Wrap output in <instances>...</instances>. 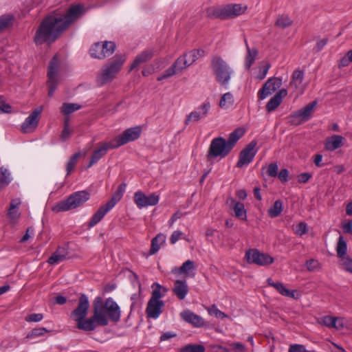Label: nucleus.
<instances>
[{"mask_svg":"<svg viewBox=\"0 0 352 352\" xmlns=\"http://www.w3.org/2000/svg\"><path fill=\"white\" fill-rule=\"evenodd\" d=\"M89 307L88 298L86 295L81 294L77 307L71 313V317L80 330L92 331L98 326H107L109 323L108 318L116 322L120 320V307L111 298L103 302L101 297H96L93 302V316L87 318Z\"/></svg>","mask_w":352,"mask_h":352,"instance_id":"f257e3e1","label":"nucleus"},{"mask_svg":"<svg viewBox=\"0 0 352 352\" xmlns=\"http://www.w3.org/2000/svg\"><path fill=\"white\" fill-rule=\"evenodd\" d=\"M85 12L81 4L72 6L65 14L52 13L47 15L40 23L33 41L36 45H50L67 30L70 25Z\"/></svg>","mask_w":352,"mask_h":352,"instance_id":"f03ea898","label":"nucleus"},{"mask_svg":"<svg viewBox=\"0 0 352 352\" xmlns=\"http://www.w3.org/2000/svg\"><path fill=\"white\" fill-rule=\"evenodd\" d=\"M243 128H236L229 135L228 139L218 137L214 138L209 146L207 154V159L210 161L212 159L220 157H226L232 150L239 140L245 134Z\"/></svg>","mask_w":352,"mask_h":352,"instance_id":"7ed1b4c3","label":"nucleus"},{"mask_svg":"<svg viewBox=\"0 0 352 352\" xmlns=\"http://www.w3.org/2000/svg\"><path fill=\"white\" fill-rule=\"evenodd\" d=\"M210 66L217 82L223 87H227L233 74L232 69L218 55L212 58Z\"/></svg>","mask_w":352,"mask_h":352,"instance_id":"20e7f679","label":"nucleus"},{"mask_svg":"<svg viewBox=\"0 0 352 352\" xmlns=\"http://www.w3.org/2000/svg\"><path fill=\"white\" fill-rule=\"evenodd\" d=\"M125 60L126 56L124 55H116L113 60L105 65L101 69L100 73L97 77L98 84L100 86H103L112 81L121 69Z\"/></svg>","mask_w":352,"mask_h":352,"instance_id":"39448f33","label":"nucleus"},{"mask_svg":"<svg viewBox=\"0 0 352 352\" xmlns=\"http://www.w3.org/2000/svg\"><path fill=\"white\" fill-rule=\"evenodd\" d=\"M89 199V193L87 191H78L72 194L67 199L58 202L53 207L52 210L56 212L68 211L75 209Z\"/></svg>","mask_w":352,"mask_h":352,"instance_id":"423d86ee","label":"nucleus"},{"mask_svg":"<svg viewBox=\"0 0 352 352\" xmlns=\"http://www.w3.org/2000/svg\"><path fill=\"white\" fill-rule=\"evenodd\" d=\"M245 258L248 263L257 265H269L274 262V258L268 254L261 252L256 249L246 252Z\"/></svg>","mask_w":352,"mask_h":352,"instance_id":"0eeeda50","label":"nucleus"},{"mask_svg":"<svg viewBox=\"0 0 352 352\" xmlns=\"http://www.w3.org/2000/svg\"><path fill=\"white\" fill-rule=\"evenodd\" d=\"M142 129L140 126L129 128L124 131L121 134L112 140L116 148H118L129 142L137 140L141 135Z\"/></svg>","mask_w":352,"mask_h":352,"instance_id":"6e6552de","label":"nucleus"},{"mask_svg":"<svg viewBox=\"0 0 352 352\" xmlns=\"http://www.w3.org/2000/svg\"><path fill=\"white\" fill-rule=\"evenodd\" d=\"M316 104L317 102L313 101L305 107L294 112L290 117V122L292 124L298 125L308 120L311 118Z\"/></svg>","mask_w":352,"mask_h":352,"instance_id":"1a4fd4ad","label":"nucleus"},{"mask_svg":"<svg viewBox=\"0 0 352 352\" xmlns=\"http://www.w3.org/2000/svg\"><path fill=\"white\" fill-rule=\"evenodd\" d=\"M59 67L58 60L56 56L53 57V58L50 60L48 68V80L47 84L49 87L48 96L50 97L52 96L54 92L55 91L57 85H58V77L57 73Z\"/></svg>","mask_w":352,"mask_h":352,"instance_id":"9d476101","label":"nucleus"},{"mask_svg":"<svg viewBox=\"0 0 352 352\" xmlns=\"http://www.w3.org/2000/svg\"><path fill=\"white\" fill-rule=\"evenodd\" d=\"M43 111V107L40 106L35 109L21 124V129L23 133L33 132L37 127L39 121V116Z\"/></svg>","mask_w":352,"mask_h":352,"instance_id":"9b49d317","label":"nucleus"},{"mask_svg":"<svg viewBox=\"0 0 352 352\" xmlns=\"http://www.w3.org/2000/svg\"><path fill=\"white\" fill-rule=\"evenodd\" d=\"M256 144L257 142L252 140L241 151L239 159L236 164L238 168H242L243 166L249 164L253 160L256 153L255 150Z\"/></svg>","mask_w":352,"mask_h":352,"instance_id":"f8f14e48","label":"nucleus"},{"mask_svg":"<svg viewBox=\"0 0 352 352\" xmlns=\"http://www.w3.org/2000/svg\"><path fill=\"white\" fill-rule=\"evenodd\" d=\"M116 148V146L113 141L101 142L98 143V148L94 150L91 157L88 168H90L96 162H98L102 157H104L109 149Z\"/></svg>","mask_w":352,"mask_h":352,"instance_id":"ddd939ff","label":"nucleus"},{"mask_svg":"<svg viewBox=\"0 0 352 352\" xmlns=\"http://www.w3.org/2000/svg\"><path fill=\"white\" fill-rule=\"evenodd\" d=\"M159 196L155 193L146 196L142 191H138L134 194V201L139 208L155 206L159 202Z\"/></svg>","mask_w":352,"mask_h":352,"instance_id":"4468645a","label":"nucleus"},{"mask_svg":"<svg viewBox=\"0 0 352 352\" xmlns=\"http://www.w3.org/2000/svg\"><path fill=\"white\" fill-rule=\"evenodd\" d=\"M282 85V81L280 78H272L267 80V81L264 84L262 89L258 91V97L260 99L263 100L271 95L273 92H274L277 89H278Z\"/></svg>","mask_w":352,"mask_h":352,"instance_id":"2eb2a0df","label":"nucleus"},{"mask_svg":"<svg viewBox=\"0 0 352 352\" xmlns=\"http://www.w3.org/2000/svg\"><path fill=\"white\" fill-rule=\"evenodd\" d=\"M210 104L209 102H204L201 105L197 110L192 111L186 116L184 121L185 125H188L191 122H196L199 121L201 118L206 117L208 114Z\"/></svg>","mask_w":352,"mask_h":352,"instance_id":"dca6fc26","label":"nucleus"},{"mask_svg":"<svg viewBox=\"0 0 352 352\" xmlns=\"http://www.w3.org/2000/svg\"><path fill=\"white\" fill-rule=\"evenodd\" d=\"M247 9L241 4H228L223 6L224 19H233L243 14Z\"/></svg>","mask_w":352,"mask_h":352,"instance_id":"f3484780","label":"nucleus"},{"mask_svg":"<svg viewBox=\"0 0 352 352\" xmlns=\"http://www.w3.org/2000/svg\"><path fill=\"white\" fill-rule=\"evenodd\" d=\"M180 316L185 322L191 324L195 327H201L204 325V319L199 315L186 309L180 313Z\"/></svg>","mask_w":352,"mask_h":352,"instance_id":"a211bd4d","label":"nucleus"},{"mask_svg":"<svg viewBox=\"0 0 352 352\" xmlns=\"http://www.w3.org/2000/svg\"><path fill=\"white\" fill-rule=\"evenodd\" d=\"M164 306V301H157L150 299L146 309L147 317L157 318L162 312V309Z\"/></svg>","mask_w":352,"mask_h":352,"instance_id":"6ab92c4d","label":"nucleus"},{"mask_svg":"<svg viewBox=\"0 0 352 352\" xmlns=\"http://www.w3.org/2000/svg\"><path fill=\"white\" fill-rule=\"evenodd\" d=\"M113 207L108 202L102 205L98 210L94 213L90 221H89V227H94L99 223L104 215L113 208Z\"/></svg>","mask_w":352,"mask_h":352,"instance_id":"aec40b11","label":"nucleus"},{"mask_svg":"<svg viewBox=\"0 0 352 352\" xmlns=\"http://www.w3.org/2000/svg\"><path fill=\"white\" fill-rule=\"evenodd\" d=\"M227 203L230 205V208H232L236 217L241 220H246V210L243 203L236 201L232 197L228 199Z\"/></svg>","mask_w":352,"mask_h":352,"instance_id":"412c9836","label":"nucleus"},{"mask_svg":"<svg viewBox=\"0 0 352 352\" xmlns=\"http://www.w3.org/2000/svg\"><path fill=\"white\" fill-rule=\"evenodd\" d=\"M287 95V91L285 89H280L275 96L272 98L266 104L267 111H274L282 102V100Z\"/></svg>","mask_w":352,"mask_h":352,"instance_id":"4be33fe9","label":"nucleus"},{"mask_svg":"<svg viewBox=\"0 0 352 352\" xmlns=\"http://www.w3.org/2000/svg\"><path fill=\"white\" fill-rule=\"evenodd\" d=\"M154 56V51L151 49H147L143 51L141 54L138 55L133 63L131 64L129 70L131 71L133 69L138 67L140 64L144 63L151 60Z\"/></svg>","mask_w":352,"mask_h":352,"instance_id":"5701e85b","label":"nucleus"},{"mask_svg":"<svg viewBox=\"0 0 352 352\" xmlns=\"http://www.w3.org/2000/svg\"><path fill=\"white\" fill-rule=\"evenodd\" d=\"M173 292L179 300H184L188 293V286L186 282L181 280H175Z\"/></svg>","mask_w":352,"mask_h":352,"instance_id":"b1692460","label":"nucleus"},{"mask_svg":"<svg viewBox=\"0 0 352 352\" xmlns=\"http://www.w3.org/2000/svg\"><path fill=\"white\" fill-rule=\"evenodd\" d=\"M20 204L21 200L19 198L13 199L10 201L7 216L12 223L16 222L21 216L18 210V207Z\"/></svg>","mask_w":352,"mask_h":352,"instance_id":"393cba45","label":"nucleus"},{"mask_svg":"<svg viewBox=\"0 0 352 352\" xmlns=\"http://www.w3.org/2000/svg\"><path fill=\"white\" fill-rule=\"evenodd\" d=\"M304 78V73L301 70H296L294 72L290 82V87H294L296 90L298 91V94H301L303 92V87L302 82Z\"/></svg>","mask_w":352,"mask_h":352,"instance_id":"a878e982","label":"nucleus"},{"mask_svg":"<svg viewBox=\"0 0 352 352\" xmlns=\"http://www.w3.org/2000/svg\"><path fill=\"white\" fill-rule=\"evenodd\" d=\"M344 138L339 135H333L326 140L325 148L333 151L342 146Z\"/></svg>","mask_w":352,"mask_h":352,"instance_id":"bb28decb","label":"nucleus"},{"mask_svg":"<svg viewBox=\"0 0 352 352\" xmlns=\"http://www.w3.org/2000/svg\"><path fill=\"white\" fill-rule=\"evenodd\" d=\"M245 43L247 49V55L245 56V67L248 69H249L252 65V64L254 63L258 54V52L256 48H250L246 38H245Z\"/></svg>","mask_w":352,"mask_h":352,"instance_id":"cd10ccee","label":"nucleus"},{"mask_svg":"<svg viewBox=\"0 0 352 352\" xmlns=\"http://www.w3.org/2000/svg\"><path fill=\"white\" fill-rule=\"evenodd\" d=\"M195 263L191 260H187L185 261L182 265L179 267H174L171 272L174 274H184L188 275V273L195 270Z\"/></svg>","mask_w":352,"mask_h":352,"instance_id":"c85d7f7f","label":"nucleus"},{"mask_svg":"<svg viewBox=\"0 0 352 352\" xmlns=\"http://www.w3.org/2000/svg\"><path fill=\"white\" fill-rule=\"evenodd\" d=\"M206 16L210 19L224 20L223 6H212L206 10Z\"/></svg>","mask_w":352,"mask_h":352,"instance_id":"c756f323","label":"nucleus"},{"mask_svg":"<svg viewBox=\"0 0 352 352\" xmlns=\"http://www.w3.org/2000/svg\"><path fill=\"white\" fill-rule=\"evenodd\" d=\"M166 241V235L163 234H158L151 241V246L150 249V254H155L160 248V245Z\"/></svg>","mask_w":352,"mask_h":352,"instance_id":"7c9ffc66","label":"nucleus"},{"mask_svg":"<svg viewBox=\"0 0 352 352\" xmlns=\"http://www.w3.org/2000/svg\"><path fill=\"white\" fill-rule=\"evenodd\" d=\"M64 252V248H58L57 250L48 258V263L50 265H54L64 261L66 258V255Z\"/></svg>","mask_w":352,"mask_h":352,"instance_id":"2f4dec72","label":"nucleus"},{"mask_svg":"<svg viewBox=\"0 0 352 352\" xmlns=\"http://www.w3.org/2000/svg\"><path fill=\"white\" fill-rule=\"evenodd\" d=\"M126 184L122 183L118 186L117 190L113 195L111 199L108 201L113 207L122 199L123 194L125 191Z\"/></svg>","mask_w":352,"mask_h":352,"instance_id":"473e14b6","label":"nucleus"},{"mask_svg":"<svg viewBox=\"0 0 352 352\" xmlns=\"http://www.w3.org/2000/svg\"><path fill=\"white\" fill-rule=\"evenodd\" d=\"M293 21L289 17V16L286 14H281L279 15L275 22V25L281 28L285 29L287 28L291 25H292Z\"/></svg>","mask_w":352,"mask_h":352,"instance_id":"72a5a7b5","label":"nucleus"},{"mask_svg":"<svg viewBox=\"0 0 352 352\" xmlns=\"http://www.w3.org/2000/svg\"><path fill=\"white\" fill-rule=\"evenodd\" d=\"M89 52L93 58L98 59L104 58V52H103L101 43L99 42L94 43L90 48Z\"/></svg>","mask_w":352,"mask_h":352,"instance_id":"f704fd0d","label":"nucleus"},{"mask_svg":"<svg viewBox=\"0 0 352 352\" xmlns=\"http://www.w3.org/2000/svg\"><path fill=\"white\" fill-rule=\"evenodd\" d=\"M177 73L181 72L183 69L189 67L190 65L188 63L187 56L185 54L183 56H179L173 64Z\"/></svg>","mask_w":352,"mask_h":352,"instance_id":"c9c22d12","label":"nucleus"},{"mask_svg":"<svg viewBox=\"0 0 352 352\" xmlns=\"http://www.w3.org/2000/svg\"><path fill=\"white\" fill-rule=\"evenodd\" d=\"M81 108V105L76 103H67L63 104L60 111L65 115H69L73 112L79 110Z\"/></svg>","mask_w":352,"mask_h":352,"instance_id":"e433bc0d","label":"nucleus"},{"mask_svg":"<svg viewBox=\"0 0 352 352\" xmlns=\"http://www.w3.org/2000/svg\"><path fill=\"white\" fill-rule=\"evenodd\" d=\"M185 55L187 56L188 63L191 65L196 60L204 55V51L202 50H193L188 54H185Z\"/></svg>","mask_w":352,"mask_h":352,"instance_id":"4c0bfd02","label":"nucleus"},{"mask_svg":"<svg viewBox=\"0 0 352 352\" xmlns=\"http://www.w3.org/2000/svg\"><path fill=\"white\" fill-rule=\"evenodd\" d=\"M10 182V173L3 167L0 168V190Z\"/></svg>","mask_w":352,"mask_h":352,"instance_id":"58836bf2","label":"nucleus"},{"mask_svg":"<svg viewBox=\"0 0 352 352\" xmlns=\"http://www.w3.org/2000/svg\"><path fill=\"white\" fill-rule=\"evenodd\" d=\"M206 348L202 344H189L181 348L179 352H205Z\"/></svg>","mask_w":352,"mask_h":352,"instance_id":"ea45409f","label":"nucleus"},{"mask_svg":"<svg viewBox=\"0 0 352 352\" xmlns=\"http://www.w3.org/2000/svg\"><path fill=\"white\" fill-rule=\"evenodd\" d=\"M283 210V203L280 200H276L273 206L269 210L268 214L271 217H276L279 216Z\"/></svg>","mask_w":352,"mask_h":352,"instance_id":"a19ab883","label":"nucleus"},{"mask_svg":"<svg viewBox=\"0 0 352 352\" xmlns=\"http://www.w3.org/2000/svg\"><path fill=\"white\" fill-rule=\"evenodd\" d=\"M14 17L11 14H3L0 16V32L12 25Z\"/></svg>","mask_w":352,"mask_h":352,"instance_id":"79ce46f5","label":"nucleus"},{"mask_svg":"<svg viewBox=\"0 0 352 352\" xmlns=\"http://www.w3.org/2000/svg\"><path fill=\"white\" fill-rule=\"evenodd\" d=\"M346 243L344 240V238L342 236H340L338 239V244H337V254L338 256L341 258H345L344 255L346 253Z\"/></svg>","mask_w":352,"mask_h":352,"instance_id":"37998d69","label":"nucleus"},{"mask_svg":"<svg viewBox=\"0 0 352 352\" xmlns=\"http://www.w3.org/2000/svg\"><path fill=\"white\" fill-rule=\"evenodd\" d=\"M153 292L151 300H157V301H162L160 300L161 298L164 297V293L162 292L160 288H162V285L157 283H154L152 285Z\"/></svg>","mask_w":352,"mask_h":352,"instance_id":"c03bdc74","label":"nucleus"},{"mask_svg":"<svg viewBox=\"0 0 352 352\" xmlns=\"http://www.w3.org/2000/svg\"><path fill=\"white\" fill-rule=\"evenodd\" d=\"M101 46L104 52V58L113 54L116 47V43L111 41H104Z\"/></svg>","mask_w":352,"mask_h":352,"instance_id":"a18cd8bd","label":"nucleus"},{"mask_svg":"<svg viewBox=\"0 0 352 352\" xmlns=\"http://www.w3.org/2000/svg\"><path fill=\"white\" fill-rule=\"evenodd\" d=\"M80 155V153H76L69 158L66 166L67 175H69L74 170Z\"/></svg>","mask_w":352,"mask_h":352,"instance_id":"49530a36","label":"nucleus"},{"mask_svg":"<svg viewBox=\"0 0 352 352\" xmlns=\"http://www.w3.org/2000/svg\"><path fill=\"white\" fill-rule=\"evenodd\" d=\"M233 103V96L230 92L226 93L221 97L219 106L221 108L227 107L228 104H232Z\"/></svg>","mask_w":352,"mask_h":352,"instance_id":"de8ad7c7","label":"nucleus"},{"mask_svg":"<svg viewBox=\"0 0 352 352\" xmlns=\"http://www.w3.org/2000/svg\"><path fill=\"white\" fill-rule=\"evenodd\" d=\"M178 74L174 66L172 65L170 67L166 69L162 75L157 77V80L161 81L164 79L168 78L173 76V75Z\"/></svg>","mask_w":352,"mask_h":352,"instance_id":"09e8293b","label":"nucleus"},{"mask_svg":"<svg viewBox=\"0 0 352 352\" xmlns=\"http://www.w3.org/2000/svg\"><path fill=\"white\" fill-rule=\"evenodd\" d=\"M208 311L210 315L214 316L215 317L223 319L228 317V316L225 313L218 309V308L214 305L209 307Z\"/></svg>","mask_w":352,"mask_h":352,"instance_id":"8fccbe9b","label":"nucleus"},{"mask_svg":"<svg viewBox=\"0 0 352 352\" xmlns=\"http://www.w3.org/2000/svg\"><path fill=\"white\" fill-rule=\"evenodd\" d=\"M306 267L308 271L313 272L320 268V263L317 260L309 259L306 261Z\"/></svg>","mask_w":352,"mask_h":352,"instance_id":"3c124183","label":"nucleus"},{"mask_svg":"<svg viewBox=\"0 0 352 352\" xmlns=\"http://www.w3.org/2000/svg\"><path fill=\"white\" fill-rule=\"evenodd\" d=\"M341 265L346 271L352 273V258L349 256L342 258L341 259Z\"/></svg>","mask_w":352,"mask_h":352,"instance_id":"603ef678","label":"nucleus"},{"mask_svg":"<svg viewBox=\"0 0 352 352\" xmlns=\"http://www.w3.org/2000/svg\"><path fill=\"white\" fill-rule=\"evenodd\" d=\"M278 167L276 163H271L267 167V173L270 177H274L278 175Z\"/></svg>","mask_w":352,"mask_h":352,"instance_id":"864d4df0","label":"nucleus"},{"mask_svg":"<svg viewBox=\"0 0 352 352\" xmlns=\"http://www.w3.org/2000/svg\"><path fill=\"white\" fill-rule=\"evenodd\" d=\"M48 331L44 328H35L31 331V332L28 335V338H34V337H38L43 336L45 333L47 332Z\"/></svg>","mask_w":352,"mask_h":352,"instance_id":"5fc2aeb1","label":"nucleus"},{"mask_svg":"<svg viewBox=\"0 0 352 352\" xmlns=\"http://www.w3.org/2000/svg\"><path fill=\"white\" fill-rule=\"evenodd\" d=\"M335 320L336 317L326 316L322 318V323L329 328H333V326H335Z\"/></svg>","mask_w":352,"mask_h":352,"instance_id":"6e6d98bb","label":"nucleus"},{"mask_svg":"<svg viewBox=\"0 0 352 352\" xmlns=\"http://www.w3.org/2000/svg\"><path fill=\"white\" fill-rule=\"evenodd\" d=\"M43 318V316L42 314H31L28 315L25 320L26 322H39L42 320Z\"/></svg>","mask_w":352,"mask_h":352,"instance_id":"4d7b16f0","label":"nucleus"},{"mask_svg":"<svg viewBox=\"0 0 352 352\" xmlns=\"http://www.w3.org/2000/svg\"><path fill=\"white\" fill-rule=\"evenodd\" d=\"M307 231V226L304 222L299 223L295 229V233L298 235L302 236L305 234Z\"/></svg>","mask_w":352,"mask_h":352,"instance_id":"13d9d810","label":"nucleus"},{"mask_svg":"<svg viewBox=\"0 0 352 352\" xmlns=\"http://www.w3.org/2000/svg\"><path fill=\"white\" fill-rule=\"evenodd\" d=\"M288 352H311L307 351L304 345L294 344L289 346Z\"/></svg>","mask_w":352,"mask_h":352,"instance_id":"bf43d9fd","label":"nucleus"},{"mask_svg":"<svg viewBox=\"0 0 352 352\" xmlns=\"http://www.w3.org/2000/svg\"><path fill=\"white\" fill-rule=\"evenodd\" d=\"M183 232L179 230H176L173 232L170 237V242L171 244H175L179 239L182 238Z\"/></svg>","mask_w":352,"mask_h":352,"instance_id":"052dcab7","label":"nucleus"},{"mask_svg":"<svg viewBox=\"0 0 352 352\" xmlns=\"http://www.w3.org/2000/svg\"><path fill=\"white\" fill-rule=\"evenodd\" d=\"M0 111L4 113H10L11 111V106L7 104L2 98H0Z\"/></svg>","mask_w":352,"mask_h":352,"instance_id":"680f3d73","label":"nucleus"},{"mask_svg":"<svg viewBox=\"0 0 352 352\" xmlns=\"http://www.w3.org/2000/svg\"><path fill=\"white\" fill-rule=\"evenodd\" d=\"M312 177L311 174L308 173H301L298 176V182L300 183L305 184Z\"/></svg>","mask_w":352,"mask_h":352,"instance_id":"e2e57ef3","label":"nucleus"},{"mask_svg":"<svg viewBox=\"0 0 352 352\" xmlns=\"http://www.w3.org/2000/svg\"><path fill=\"white\" fill-rule=\"evenodd\" d=\"M288 175H289V172H288L287 169H286V168L281 169L280 171L279 172V173H278V175H277L278 179L282 182H286L287 181Z\"/></svg>","mask_w":352,"mask_h":352,"instance_id":"0e129e2a","label":"nucleus"},{"mask_svg":"<svg viewBox=\"0 0 352 352\" xmlns=\"http://www.w3.org/2000/svg\"><path fill=\"white\" fill-rule=\"evenodd\" d=\"M344 319L342 318H338L336 317L335 320V326H333V328L341 330L344 328Z\"/></svg>","mask_w":352,"mask_h":352,"instance_id":"69168bd1","label":"nucleus"},{"mask_svg":"<svg viewBox=\"0 0 352 352\" xmlns=\"http://www.w3.org/2000/svg\"><path fill=\"white\" fill-rule=\"evenodd\" d=\"M71 130L69 129V127H63V129L60 135V139L63 141H65L69 138Z\"/></svg>","mask_w":352,"mask_h":352,"instance_id":"338daca9","label":"nucleus"},{"mask_svg":"<svg viewBox=\"0 0 352 352\" xmlns=\"http://www.w3.org/2000/svg\"><path fill=\"white\" fill-rule=\"evenodd\" d=\"M342 229L344 233L352 234V220L344 223L342 226Z\"/></svg>","mask_w":352,"mask_h":352,"instance_id":"774afa93","label":"nucleus"}]
</instances>
